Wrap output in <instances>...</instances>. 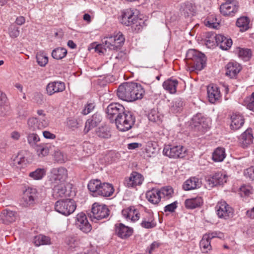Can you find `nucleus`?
I'll use <instances>...</instances> for the list:
<instances>
[{"label": "nucleus", "instance_id": "nucleus-19", "mask_svg": "<svg viewBox=\"0 0 254 254\" xmlns=\"http://www.w3.org/2000/svg\"><path fill=\"white\" fill-rule=\"evenodd\" d=\"M18 218L17 213L9 209L2 210L0 215L1 222L5 224H9L15 222Z\"/></svg>", "mask_w": 254, "mask_h": 254}, {"label": "nucleus", "instance_id": "nucleus-57", "mask_svg": "<svg viewBox=\"0 0 254 254\" xmlns=\"http://www.w3.org/2000/svg\"><path fill=\"white\" fill-rule=\"evenodd\" d=\"M252 187L249 185L242 186L240 189V194L242 196H249L252 193Z\"/></svg>", "mask_w": 254, "mask_h": 254}, {"label": "nucleus", "instance_id": "nucleus-53", "mask_svg": "<svg viewBox=\"0 0 254 254\" xmlns=\"http://www.w3.org/2000/svg\"><path fill=\"white\" fill-rule=\"evenodd\" d=\"M244 104L248 109L254 112V92L245 99Z\"/></svg>", "mask_w": 254, "mask_h": 254}, {"label": "nucleus", "instance_id": "nucleus-23", "mask_svg": "<svg viewBox=\"0 0 254 254\" xmlns=\"http://www.w3.org/2000/svg\"><path fill=\"white\" fill-rule=\"evenodd\" d=\"M231 120L230 127L232 129L234 130L240 129L245 123L244 117L240 113H233L231 116Z\"/></svg>", "mask_w": 254, "mask_h": 254}, {"label": "nucleus", "instance_id": "nucleus-20", "mask_svg": "<svg viewBox=\"0 0 254 254\" xmlns=\"http://www.w3.org/2000/svg\"><path fill=\"white\" fill-rule=\"evenodd\" d=\"M133 232L132 229L122 223L115 225V233L120 238L126 239L130 237Z\"/></svg>", "mask_w": 254, "mask_h": 254}, {"label": "nucleus", "instance_id": "nucleus-35", "mask_svg": "<svg viewBox=\"0 0 254 254\" xmlns=\"http://www.w3.org/2000/svg\"><path fill=\"white\" fill-rule=\"evenodd\" d=\"M114 192V189L112 185L104 183H103L99 191H98V195L108 197L113 194Z\"/></svg>", "mask_w": 254, "mask_h": 254}, {"label": "nucleus", "instance_id": "nucleus-7", "mask_svg": "<svg viewBox=\"0 0 254 254\" xmlns=\"http://www.w3.org/2000/svg\"><path fill=\"white\" fill-rule=\"evenodd\" d=\"M110 211L107 206L98 202H95L92 204L90 217L92 221L95 219L102 220L108 217Z\"/></svg>", "mask_w": 254, "mask_h": 254}, {"label": "nucleus", "instance_id": "nucleus-30", "mask_svg": "<svg viewBox=\"0 0 254 254\" xmlns=\"http://www.w3.org/2000/svg\"><path fill=\"white\" fill-rule=\"evenodd\" d=\"M203 203V200L201 196H196L195 197L188 198L184 203L186 208L189 209H193L200 207Z\"/></svg>", "mask_w": 254, "mask_h": 254}, {"label": "nucleus", "instance_id": "nucleus-4", "mask_svg": "<svg viewBox=\"0 0 254 254\" xmlns=\"http://www.w3.org/2000/svg\"><path fill=\"white\" fill-rule=\"evenodd\" d=\"M135 119L129 112L125 111L115 120L117 128L121 131H126L130 129L134 125Z\"/></svg>", "mask_w": 254, "mask_h": 254}, {"label": "nucleus", "instance_id": "nucleus-12", "mask_svg": "<svg viewBox=\"0 0 254 254\" xmlns=\"http://www.w3.org/2000/svg\"><path fill=\"white\" fill-rule=\"evenodd\" d=\"M76 225L81 231L85 233H88L91 231L92 226L84 213H78L76 215Z\"/></svg>", "mask_w": 254, "mask_h": 254}, {"label": "nucleus", "instance_id": "nucleus-59", "mask_svg": "<svg viewBox=\"0 0 254 254\" xmlns=\"http://www.w3.org/2000/svg\"><path fill=\"white\" fill-rule=\"evenodd\" d=\"M205 235H207V236L210 240L215 238H218L220 239H224L225 237L224 233L220 231H213L208 232L205 234Z\"/></svg>", "mask_w": 254, "mask_h": 254}, {"label": "nucleus", "instance_id": "nucleus-24", "mask_svg": "<svg viewBox=\"0 0 254 254\" xmlns=\"http://www.w3.org/2000/svg\"><path fill=\"white\" fill-rule=\"evenodd\" d=\"M226 68V75L230 78L235 77L242 69L241 65L236 62H229Z\"/></svg>", "mask_w": 254, "mask_h": 254}, {"label": "nucleus", "instance_id": "nucleus-39", "mask_svg": "<svg viewBox=\"0 0 254 254\" xmlns=\"http://www.w3.org/2000/svg\"><path fill=\"white\" fill-rule=\"evenodd\" d=\"M250 19L247 16H242L239 18L236 21V25L240 29L241 32H245L250 28Z\"/></svg>", "mask_w": 254, "mask_h": 254}, {"label": "nucleus", "instance_id": "nucleus-60", "mask_svg": "<svg viewBox=\"0 0 254 254\" xmlns=\"http://www.w3.org/2000/svg\"><path fill=\"white\" fill-rule=\"evenodd\" d=\"M9 34L10 37L15 38L18 36L19 31L17 27L15 26L11 25L8 28Z\"/></svg>", "mask_w": 254, "mask_h": 254}, {"label": "nucleus", "instance_id": "nucleus-55", "mask_svg": "<svg viewBox=\"0 0 254 254\" xmlns=\"http://www.w3.org/2000/svg\"><path fill=\"white\" fill-rule=\"evenodd\" d=\"M83 151L86 155L89 156L94 152V146L89 142H84L83 143Z\"/></svg>", "mask_w": 254, "mask_h": 254}, {"label": "nucleus", "instance_id": "nucleus-37", "mask_svg": "<svg viewBox=\"0 0 254 254\" xmlns=\"http://www.w3.org/2000/svg\"><path fill=\"white\" fill-rule=\"evenodd\" d=\"M204 24L208 27L218 29L220 25L219 20L214 14H210L204 21Z\"/></svg>", "mask_w": 254, "mask_h": 254}, {"label": "nucleus", "instance_id": "nucleus-26", "mask_svg": "<svg viewBox=\"0 0 254 254\" xmlns=\"http://www.w3.org/2000/svg\"><path fill=\"white\" fill-rule=\"evenodd\" d=\"M201 181L198 178L190 177L186 180L183 184V188L186 190L197 189L200 188Z\"/></svg>", "mask_w": 254, "mask_h": 254}, {"label": "nucleus", "instance_id": "nucleus-63", "mask_svg": "<svg viewBox=\"0 0 254 254\" xmlns=\"http://www.w3.org/2000/svg\"><path fill=\"white\" fill-rule=\"evenodd\" d=\"M95 105L93 103H88L83 110L82 113L84 115H87L89 114L94 108Z\"/></svg>", "mask_w": 254, "mask_h": 254}, {"label": "nucleus", "instance_id": "nucleus-43", "mask_svg": "<svg viewBox=\"0 0 254 254\" xmlns=\"http://www.w3.org/2000/svg\"><path fill=\"white\" fill-rule=\"evenodd\" d=\"M67 50L64 48H57L54 49L52 53V56L56 60H61L66 56Z\"/></svg>", "mask_w": 254, "mask_h": 254}, {"label": "nucleus", "instance_id": "nucleus-3", "mask_svg": "<svg viewBox=\"0 0 254 254\" xmlns=\"http://www.w3.org/2000/svg\"><path fill=\"white\" fill-rule=\"evenodd\" d=\"M121 22L126 26H131L137 32L143 27L142 20L131 9H126L122 12Z\"/></svg>", "mask_w": 254, "mask_h": 254}, {"label": "nucleus", "instance_id": "nucleus-17", "mask_svg": "<svg viewBox=\"0 0 254 254\" xmlns=\"http://www.w3.org/2000/svg\"><path fill=\"white\" fill-rule=\"evenodd\" d=\"M37 198V190L36 189L28 188L23 193V205L25 206H30L35 203V200Z\"/></svg>", "mask_w": 254, "mask_h": 254}, {"label": "nucleus", "instance_id": "nucleus-14", "mask_svg": "<svg viewBox=\"0 0 254 254\" xmlns=\"http://www.w3.org/2000/svg\"><path fill=\"white\" fill-rule=\"evenodd\" d=\"M144 180L143 176L136 172H132L129 177L125 180V184L128 188L141 185Z\"/></svg>", "mask_w": 254, "mask_h": 254}, {"label": "nucleus", "instance_id": "nucleus-41", "mask_svg": "<svg viewBox=\"0 0 254 254\" xmlns=\"http://www.w3.org/2000/svg\"><path fill=\"white\" fill-rule=\"evenodd\" d=\"M226 154L224 148L218 147L212 154V160L215 162H221L226 157Z\"/></svg>", "mask_w": 254, "mask_h": 254}, {"label": "nucleus", "instance_id": "nucleus-15", "mask_svg": "<svg viewBox=\"0 0 254 254\" xmlns=\"http://www.w3.org/2000/svg\"><path fill=\"white\" fill-rule=\"evenodd\" d=\"M122 215L127 220L133 222L138 220L140 217L138 209L134 206L124 209L122 210Z\"/></svg>", "mask_w": 254, "mask_h": 254}, {"label": "nucleus", "instance_id": "nucleus-10", "mask_svg": "<svg viewBox=\"0 0 254 254\" xmlns=\"http://www.w3.org/2000/svg\"><path fill=\"white\" fill-rule=\"evenodd\" d=\"M124 107L120 104L113 103L107 108V117L111 121H115L118 117L125 112Z\"/></svg>", "mask_w": 254, "mask_h": 254}, {"label": "nucleus", "instance_id": "nucleus-46", "mask_svg": "<svg viewBox=\"0 0 254 254\" xmlns=\"http://www.w3.org/2000/svg\"><path fill=\"white\" fill-rule=\"evenodd\" d=\"M34 243L37 246L41 245H49L51 244V239L46 236L39 235L35 237Z\"/></svg>", "mask_w": 254, "mask_h": 254}, {"label": "nucleus", "instance_id": "nucleus-5", "mask_svg": "<svg viewBox=\"0 0 254 254\" xmlns=\"http://www.w3.org/2000/svg\"><path fill=\"white\" fill-rule=\"evenodd\" d=\"M76 204L71 199H65L58 200L55 204V210L64 215L68 216L75 210Z\"/></svg>", "mask_w": 254, "mask_h": 254}, {"label": "nucleus", "instance_id": "nucleus-18", "mask_svg": "<svg viewBox=\"0 0 254 254\" xmlns=\"http://www.w3.org/2000/svg\"><path fill=\"white\" fill-rule=\"evenodd\" d=\"M65 89V84L62 81H53L48 84L46 86V92L48 95L53 94L64 91Z\"/></svg>", "mask_w": 254, "mask_h": 254}, {"label": "nucleus", "instance_id": "nucleus-33", "mask_svg": "<svg viewBox=\"0 0 254 254\" xmlns=\"http://www.w3.org/2000/svg\"><path fill=\"white\" fill-rule=\"evenodd\" d=\"M37 114L38 115L37 118L39 120L41 128L43 129L48 127L50 125V121L49 117L47 116L45 111L42 109L38 110Z\"/></svg>", "mask_w": 254, "mask_h": 254}, {"label": "nucleus", "instance_id": "nucleus-22", "mask_svg": "<svg viewBox=\"0 0 254 254\" xmlns=\"http://www.w3.org/2000/svg\"><path fill=\"white\" fill-rule=\"evenodd\" d=\"M64 242L67 249L72 252L76 251L81 244L80 238L74 235L66 237Z\"/></svg>", "mask_w": 254, "mask_h": 254}, {"label": "nucleus", "instance_id": "nucleus-48", "mask_svg": "<svg viewBox=\"0 0 254 254\" xmlns=\"http://www.w3.org/2000/svg\"><path fill=\"white\" fill-rule=\"evenodd\" d=\"M114 40L115 41V47L116 51L120 49L124 44L125 38L122 33L119 32L116 35L113 36Z\"/></svg>", "mask_w": 254, "mask_h": 254}, {"label": "nucleus", "instance_id": "nucleus-47", "mask_svg": "<svg viewBox=\"0 0 254 254\" xmlns=\"http://www.w3.org/2000/svg\"><path fill=\"white\" fill-rule=\"evenodd\" d=\"M50 145L47 144H41L37 146L36 152L39 157H43L47 155L49 152Z\"/></svg>", "mask_w": 254, "mask_h": 254}, {"label": "nucleus", "instance_id": "nucleus-11", "mask_svg": "<svg viewBox=\"0 0 254 254\" xmlns=\"http://www.w3.org/2000/svg\"><path fill=\"white\" fill-rule=\"evenodd\" d=\"M254 139L252 129L248 128L239 137L238 142L242 148H246L253 144Z\"/></svg>", "mask_w": 254, "mask_h": 254}, {"label": "nucleus", "instance_id": "nucleus-32", "mask_svg": "<svg viewBox=\"0 0 254 254\" xmlns=\"http://www.w3.org/2000/svg\"><path fill=\"white\" fill-rule=\"evenodd\" d=\"M178 83V81L177 79L169 78L163 82L162 86L163 88L168 92L174 94L177 92Z\"/></svg>", "mask_w": 254, "mask_h": 254}, {"label": "nucleus", "instance_id": "nucleus-50", "mask_svg": "<svg viewBox=\"0 0 254 254\" xmlns=\"http://www.w3.org/2000/svg\"><path fill=\"white\" fill-rule=\"evenodd\" d=\"M183 106V101L182 99L177 98L173 102L171 110L174 113H177L182 110Z\"/></svg>", "mask_w": 254, "mask_h": 254}, {"label": "nucleus", "instance_id": "nucleus-29", "mask_svg": "<svg viewBox=\"0 0 254 254\" xmlns=\"http://www.w3.org/2000/svg\"><path fill=\"white\" fill-rule=\"evenodd\" d=\"M53 189V196L58 199L60 197H64L66 195V188L64 184H52Z\"/></svg>", "mask_w": 254, "mask_h": 254}, {"label": "nucleus", "instance_id": "nucleus-54", "mask_svg": "<svg viewBox=\"0 0 254 254\" xmlns=\"http://www.w3.org/2000/svg\"><path fill=\"white\" fill-rule=\"evenodd\" d=\"M46 174V170L44 169H37L35 171L29 174V176L35 180L41 179Z\"/></svg>", "mask_w": 254, "mask_h": 254}, {"label": "nucleus", "instance_id": "nucleus-44", "mask_svg": "<svg viewBox=\"0 0 254 254\" xmlns=\"http://www.w3.org/2000/svg\"><path fill=\"white\" fill-rule=\"evenodd\" d=\"M39 120L37 117H32L28 119L27 125L28 128L32 130H42L40 127Z\"/></svg>", "mask_w": 254, "mask_h": 254}, {"label": "nucleus", "instance_id": "nucleus-45", "mask_svg": "<svg viewBox=\"0 0 254 254\" xmlns=\"http://www.w3.org/2000/svg\"><path fill=\"white\" fill-rule=\"evenodd\" d=\"M36 60L41 66H45L48 62V58L43 51H39L36 54Z\"/></svg>", "mask_w": 254, "mask_h": 254}, {"label": "nucleus", "instance_id": "nucleus-49", "mask_svg": "<svg viewBox=\"0 0 254 254\" xmlns=\"http://www.w3.org/2000/svg\"><path fill=\"white\" fill-rule=\"evenodd\" d=\"M102 43L105 46L110 50H116L115 47V41L113 36L105 37L102 40Z\"/></svg>", "mask_w": 254, "mask_h": 254}, {"label": "nucleus", "instance_id": "nucleus-56", "mask_svg": "<svg viewBox=\"0 0 254 254\" xmlns=\"http://www.w3.org/2000/svg\"><path fill=\"white\" fill-rule=\"evenodd\" d=\"M54 158L57 162L61 163L64 162L67 160L66 156L59 150L55 152Z\"/></svg>", "mask_w": 254, "mask_h": 254}, {"label": "nucleus", "instance_id": "nucleus-38", "mask_svg": "<svg viewBox=\"0 0 254 254\" xmlns=\"http://www.w3.org/2000/svg\"><path fill=\"white\" fill-rule=\"evenodd\" d=\"M100 121V116L97 115H94L92 119H88L86 121L84 131L87 133L90 130L96 127Z\"/></svg>", "mask_w": 254, "mask_h": 254}, {"label": "nucleus", "instance_id": "nucleus-61", "mask_svg": "<svg viewBox=\"0 0 254 254\" xmlns=\"http://www.w3.org/2000/svg\"><path fill=\"white\" fill-rule=\"evenodd\" d=\"M178 202L177 201H174L173 203H171L168 205H167L164 208V211L165 212H174L176 209L177 207Z\"/></svg>", "mask_w": 254, "mask_h": 254}, {"label": "nucleus", "instance_id": "nucleus-1", "mask_svg": "<svg viewBox=\"0 0 254 254\" xmlns=\"http://www.w3.org/2000/svg\"><path fill=\"white\" fill-rule=\"evenodd\" d=\"M144 90L140 84L126 82L120 85L117 90L118 97L126 101L133 102L142 98Z\"/></svg>", "mask_w": 254, "mask_h": 254}, {"label": "nucleus", "instance_id": "nucleus-34", "mask_svg": "<svg viewBox=\"0 0 254 254\" xmlns=\"http://www.w3.org/2000/svg\"><path fill=\"white\" fill-rule=\"evenodd\" d=\"M180 10L185 16H192L195 12L196 6L191 2H187L182 4Z\"/></svg>", "mask_w": 254, "mask_h": 254}, {"label": "nucleus", "instance_id": "nucleus-36", "mask_svg": "<svg viewBox=\"0 0 254 254\" xmlns=\"http://www.w3.org/2000/svg\"><path fill=\"white\" fill-rule=\"evenodd\" d=\"M199 247L200 250L203 253H208L212 250L211 245V240L207 235H203L201 240L199 242Z\"/></svg>", "mask_w": 254, "mask_h": 254}, {"label": "nucleus", "instance_id": "nucleus-8", "mask_svg": "<svg viewBox=\"0 0 254 254\" xmlns=\"http://www.w3.org/2000/svg\"><path fill=\"white\" fill-rule=\"evenodd\" d=\"M163 153L171 158H182L186 156L187 150L182 145H166L164 147Z\"/></svg>", "mask_w": 254, "mask_h": 254}, {"label": "nucleus", "instance_id": "nucleus-28", "mask_svg": "<svg viewBox=\"0 0 254 254\" xmlns=\"http://www.w3.org/2000/svg\"><path fill=\"white\" fill-rule=\"evenodd\" d=\"M146 198L147 200L153 204H157L162 198L160 191L158 189H152L146 193Z\"/></svg>", "mask_w": 254, "mask_h": 254}, {"label": "nucleus", "instance_id": "nucleus-40", "mask_svg": "<svg viewBox=\"0 0 254 254\" xmlns=\"http://www.w3.org/2000/svg\"><path fill=\"white\" fill-rule=\"evenodd\" d=\"M102 184L99 180H92L88 184V189L93 193V195L97 196Z\"/></svg>", "mask_w": 254, "mask_h": 254}, {"label": "nucleus", "instance_id": "nucleus-13", "mask_svg": "<svg viewBox=\"0 0 254 254\" xmlns=\"http://www.w3.org/2000/svg\"><path fill=\"white\" fill-rule=\"evenodd\" d=\"M193 125L198 130L204 131L210 127L209 119L203 117L201 114H197L192 118Z\"/></svg>", "mask_w": 254, "mask_h": 254}, {"label": "nucleus", "instance_id": "nucleus-9", "mask_svg": "<svg viewBox=\"0 0 254 254\" xmlns=\"http://www.w3.org/2000/svg\"><path fill=\"white\" fill-rule=\"evenodd\" d=\"M68 177V171L63 167L53 168L50 172L49 180L52 184H64Z\"/></svg>", "mask_w": 254, "mask_h": 254}, {"label": "nucleus", "instance_id": "nucleus-31", "mask_svg": "<svg viewBox=\"0 0 254 254\" xmlns=\"http://www.w3.org/2000/svg\"><path fill=\"white\" fill-rule=\"evenodd\" d=\"M207 180L209 184L212 186L222 185L226 182V175L221 172L215 173L208 177Z\"/></svg>", "mask_w": 254, "mask_h": 254}, {"label": "nucleus", "instance_id": "nucleus-58", "mask_svg": "<svg viewBox=\"0 0 254 254\" xmlns=\"http://www.w3.org/2000/svg\"><path fill=\"white\" fill-rule=\"evenodd\" d=\"M14 161L15 164L21 165L22 166H25L28 163L27 159L20 153H18Z\"/></svg>", "mask_w": 254, "mask_h": 254}, {"label": "nucleus", "instance_id": "nucleus-21", "mask_svg": "<svg viewBox=\"0 0 254 254\" xmlns=\"http://www.w3.org/2000/svg\"><path fill=\"white\" fill-rule=\"evenodd\" d=\"M156 225L152 212L146 211L142 214V220L140 223L142 227L146 229H151L155 227Z\"/></svg>", "mask_w": 254, "mask_h": 254}, {"label": "nucleus", "instance_id": "nucleus-27", "mask_svg": "<svg viewBox=\"0 0 254 254\" xmlns=\"http://www.w3.org/2000/svg\"><path fill=\"white\" fill-rule=\"evenodd\" d=\"M213 39H215V42L218 46L222 50H227L229 49L232 45V41L231 39H228L224 36L218 34L213 36Z\"/></svg>", "mask_w": 254, "mask_h": 254}, {"label": "nucleus", "instance_id": "nucleus-42", "mask_svg": "<svg viewBox=\"0 0 254 254\" xmlns=\"http://www.w3.org/2000/svg\"><path fill=\"white\" fill-rule=\"evenodd\" d=\"M160 195L162 198L168 200L173 197L174 194V190L170 186H166L159 189Z\"/></svg>", "mask_w": 254, "mask_h": 254}, {"label": "nucleus", "instance_id": "nucleus-62", "mask_svg": "<svg viewBox=\"0 0 254 254\" xmlns=\"http://www.w3.org/2000/svg\"><path fill=\"white\" fill-rule=\"evenodd\" d=\"M244 175L246 178H248L251 180H254V167H251L244 171Z\"/></svg>", "mask_w": 254, "mask_h": 254}, {"label": "nucleus", "instance_id": "nucleus-2", "mask_svg": "<svg viewBox=\"0 0 254 254\" xmlns=\"http://www.w3.org/2000/svg\"><path fill=\"white\" fill-rule=\"evenodd\" d=\"M205 55L195 50L190 49L186 54V63L191 71L201 70L205 64Z\"/></svg>", "mask_w": 254, "mask_h": 254}, {"label": "nucleus", "instance_id": "nucleus-51", "mask_svg": "<svg viewBox=\"0 0 254 254\" xmlns=\"http://www.w3.org/2000/svg\"><path fill=\"white\" fill-rule=\"evenodd\" d=\"M238 55L244 60H249L252 56V51L249 49L240 48L238 49Z\"/></svg>", "mask_w": 254, "mask_h": 254}, {"label": "nucleus", "instance_id": "nucleus-6", "mask_svg": "<svg viewBox=\"0 0 254 254\" xmlns=\"http://www.w3.org/2000/svg\"><path fill=\"white\" fill-rule=\"evenodd\" d=\"M215 210L218 217L225 220L232 218L234 214V209L224 200L218 202Z\"/></svg>", "mask_w": 254, "mask_h": 254}, {"label": "nucleus", "instance_id": "nucleus-64", "mask_svg": "<svg viewBox=\"0 0 254 254\" xmlns=\"http://www.w3.org/2000/svg\"><path fill=\"white\" fill-rule=\"evenodd\" d=\"M98 136L105 138H108L111 136L109 131L104 128H100L98 132Z\"/></svg>", "mask_w": 254, "mask_h": 254}, {"label": "nucleus", "instance_id": "nucleus-16", "mask_svg": "<svg viewBox=\"0 0 254 254\" xmlns=\"http://www.w3.org/2000/svg\"><path fill=\"white\" fill-rule=\"evenodd\" d=\"M238 9L239 5L233 2H226L220 6V11L224 16H233Z\"/></svg>", "mask_w": 254, "mask_h": 254}, {"label": "nucleus", "instance_id": "nucleus-52", "mask_svg": "<svg viewBox=\"0 0 254 254\" xmlns=\"http://www.w3.org/2000/svg\"><path fill=\"white\" fill-rule=\"evenodd\" d=\"M40 140L38 135L35 133H30L27 135V141L29 145L32 147L36 146Z\"/></svg>", "mask_w": 254, "mask_h": 254}, {"label": "nucleus", "instance_id": "nucleus-25", "mask_svg": "<svg viewBox=\"0 0 254 254\" xmlns=\"http://www.w3.org/2000/svg\"><path fill=\"white\" fill-rule=\"evenodd\" d=\"M207 94L209 101L214 103L221 98V93L216 85L210 84L207 87Z\"/></svg>", "mask_w": 254, "mask_h": 254}]
</instances>
